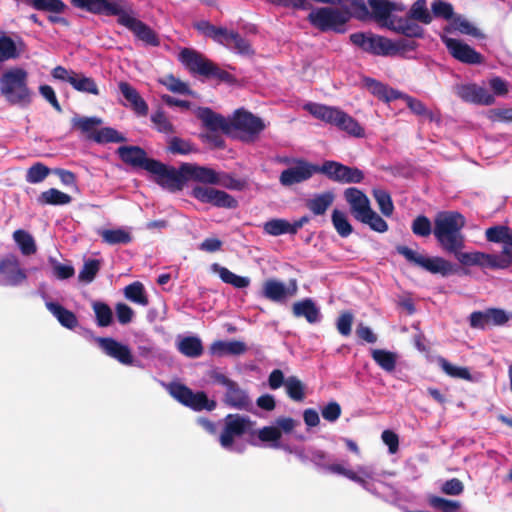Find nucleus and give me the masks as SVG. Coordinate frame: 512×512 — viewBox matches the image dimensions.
Listing matches in <instances>:
<instances>
[{
  "label": "nucleus",
  "mask_w": 512,
  "mask_h": 512,
  "mask_svg": "<svg viewBox=\"0 0 512 512\" xmlns=\"http://www.w3.org/2000/svg\"><path fill=\"white\" fill-rule=\"evenodd\" d=\"M349 19L350 13L347 9L332 6L314 8L308 15L309 22L324 32H343Z\"/></svg>",
  "instance_id": "obj_9"
},
{
  "label": "nucleus",
  "mask_w": 512,
  "mask_h": 512,
  "mask_svg": "<svg viewBox=\"0 0 512 512\" xmlns=\"http://www.w3.org/2000/svg\"><path fill=\"white\" fill-rule=\"evenodd\" d=\"M486 239L493 243L512 244V229L508 226L498 225L490 227L485 232Z\"/></svg>",
  "instance_id": "obj_43"
},
{
  "label": "nucleus",
  "mask_w": 512,
  "mask_h": 512,
  "mask_svg": "<svg viewBox=\"0 0 512 512\" xmlns=\"http://www.w3.org/2000/svg\"><path fill=\"white\" fill-rule=\"evenodd\" d=\"M414 235L426 238L433 233V226L430 219L425 215H418L411 224Z\"/></svg>",
  "instance_id": "obj_56"
},
{
  "label": "nucleus",
  "mask_w": 512,
  "mask_h": 512,
  "mask_svg": "<svg viewBox=\"0 0 512 512\" xmlns=\"http://www.w3.org/2000/svg\"><path fill=\"white\" fill-rule=\"evenodd\" d=\"M194 114L205 128H265L263 120L244 107L236 109L228 118L207 107H197Z\"/></svg>",
  "instance_id": "obj_3"
},
{
  "label": "nucleus",
  "mask_w": 512,
  "mask_h": 512,
  "mask_svg": "<svg viewBox=\"0 0 512 512\" xmlns=\"http://www.w3.org/2000/svg\"><path fill=\"white\" fill-rule=\"evenodd\" d=\"M124 295L133 303L142 306H147L149 304L144 285L139 281H135L127 285L124 289Z\"/></svg>",
  "instance_id": "obj_46"
},
{
  "label": "nucleus",
  "mask_w": 512,
  "mask_h": 512,
  "mask_svg": "<svg viewBox=\"0 0 512 512\" xmlns=\"http://www.w3.org/2000/svg\"><path fill=\"white\" fill-rule=\"evenodd\" d=\"M46 308L57 318L59 323L68 329H74L78 325L76 315L57 302H46Z\"/></svg>",
  "instance_id": "obj_36"
},
{
  "label": "nucleus",
  "mask_w": 512,
  "mask_h": 512,
  "mask_svg": "<svg viewBox=\"0 0 512 512\" xmlns=\"http://www.w3.org/2000/svg\"><path fill=\"white\" fill-rule=\"evenodd\" d=\"M320 170L322 174L335 182L360 183L364 179V173L359 168L346 166L333 160L324 161Z\"/></svg>",
  "instance_id": "obj_16"
},
{
  "label": "nucleus",
  "mask_w": 512,
  "mask_h": 512,
  "mask_svg": "<svg viewBox=\"0 0 512 512\" xmlns=\"http://www.w3.org/2000/svg\"><path fill=\"white\" fill-rule=\"evenodd\" d=\"M92 307L99 327H107L112 323L113 313L106 303L97 301L93 303Z\"/></svg>",
  "instance_id": "obj_54"
},
{
  "label": "nucleus",
  "mask_w": 512,
  "mask_h": 512,
  "mask_svg": "<svg viewBox=\"0 0 512 512\" xmlns=\"http://www.w3.org/2000/svg\"><path fill=\"white\" fill-rule=\"evenodd\" d=\"M373 197L375 198L381 213L386 217H390L394 211V205L390 194L383 189H374Z\"/></svg>",
  "instance_id": "obj_55"
},
{
  "label": "nucleus",
  "mask_w": 512,
  "mask_h": 512,
  "mask_svg": "<svg viewBox=\"0 0 512 512\" xmlns=\"http://www.w3.org/2000/svg\"><path fill=\"white\" fill-rule=\"evenodd\" d=\"M331 220L335 230L341 237L346 238L352 234L353 227L344 212L334 209L331 215Z\"/></svg>",
  "instance_id": "obj_50"
},
{
  "label": "nucleus",
  "mask_w": 512,
  "mask_h": 512,
  "mask_svg": "<svg viewBox=\"0 0 512 512\" xmlns=\"http://www.w3.org/2000/svg\"><path fill=\"white\" fill-rule=\"evenodd\" d=\"M327 471L334 473V474L342 475V476L348 478L349 480L359 484L365 490H367L369 492L372 491L371 485L367 481V479L372 478V472L369 471L366 467L359 466L358 473H357V472H354L353 470L345 468L341 464H329V466H327Z\"/></svg>",
  "instance_id": "obj_25"
},
{
  "label": "nucleus",
  "mask_w": 512,
  "mask_h": 512,
  "mask_svg": "<svg viewBox=\"0 0 512 512\" xmlns=\"http://www.w3.org/2000/svg\"><path fill=\"white\" fill-rule=\"evenodd\" d=\"M292 310L295 317H304L310 324L320 320L319 309L311 299L295 302Z\"/></svg>",
  "instance_id": "obj_37"
},
{
  "label": "nucleus",
  "mask_w": 512,
  "mask_h": 512,
  "mask_svg": "<svg viewBox=\"0 0 512 512\" xmlns=\"http://www.w3.org/2000/svg\"><path fill=\"white\" fill-rule=\"evenodd\" d=\"M191 195L202 203H209L220 208L234 209L238 206L237 200L223 190L212 187L196 186Z\"/></svg>",
  "instance_id": "obj_18"
},
{
  "label": "nucleus",
  "mask_w": 512,
  "mask_h": 512,
  "mask_svg": "<svg viewBox=\"0 0 512 512\" xmlns=\"http://www.w3.org/2000/svg\"><path fill=\"white\" fill-rule=\"evenodd\" d=\"M101 262L98 259H89L84 262L82 269L79 272L78 278L81 282H92L100 270Z\"/></svg>",
  "instance_id": "obj_58"
},
{
  "label": "nucleus",
  "mask_w": 512,
  "mask_h": 512,
  "mask_svg": "<svg viewBox=\"0 0 512 512\" xmlns=\"http://www.w3.org/2000/svg\"><path fill=\"white\" fill-rule=\"evenodd\" d=\"M466 225L465 217L457 211L438 212L433 220V235L440 248L454 255L463 266H478L484 257L483 252H463L465 235L462 230Z\"/></svg>",
  "instance_id": "obj_1"
},
{
  "label": "nucleus",
  "mask_w": 512,
  "mask_h": 512,
  "mask_svg": "<svg viewBox=\"0 0 512 512\" xmlns=\"http://www.w3.org/2000/svg\"><path fill=\"white\" fill-rule=\"evenodd\" d=\"M0 276L2 284L6 286H19L27 280L25 269L21 267L19 258L9 253L0 258Z\"/></svg>",
  "instance_id": "obj_17"
},
{
  "label": "nucleus",
  "mask_w": 512,
  "mask_h": 512,
  "mask_svg": "<svg viewBox=\"0 0 512 512\" xmlns=\"http://www.w3.org/2000/svg\"><path fill=\"white\" fill-rule=\"evenodd\" d=\"M285 389L288 397L296 402L305 399V386L296 376H290L285 381Z\"/></svg>",
  "instance_id": "obj_51"
},
{
  "label": "nucleus",
  "mask_w": 512,
  "mask_h": 512,
  "mask_svg": "<svg viewBox=\"0 0 512 512\" xmlns=\"http://www.w3.org/2000/svg\"><path fill=\"white\" fill-rule=\"evenodd\" d=\"M72 201V197L56 188L43 191L39 196V202L47 205H66Z\"/></svg>",
  "instance_id": "obj_47"
},
{
  "label": "nucleus",
  "mask_w": 512,
  "mask_h": 512,
  "mask_svg": "<svg viewBox=\"0 0 512 512\" xmlns=\"http://www.w3.org/2000/svg\"><path fill=\"white\" fill-rule=\"evenodd\" d=\"M224 427L219 436L220 445L225 449H231L236 437L246 433L254 434V422L247 416L240 414H228L224 419Z\"/></svg>",
  "instance_id": "obj_12"
},
{
  "label": "nucleus",
  "mask_w": 512,
  "mask_h": 512,
  "mask_svg": "<svg viewBox=\"0 0 512 512\" xmlns=\"http://www.w3.org/2000/svg\"><path fill=\"white\" fill-rule=\"evenodd\" d=\"M454 31L478 39L485 38V35L481 32V30H479L476 26H474V24H472L462 15H455L452 21H450L449 24L443 28L442 34L449 36V34Z\"/></svg>",
  "instance_id": "obj_29"
},
{
  "label": "nucleus",
  "mask_w": 512,
  "mask_h": 512,
  "mask_svg": "<svg viewBox=\"0 0 512 512\" xmlns=\"http://www.w3.org/2000/svg\"><path fill=\"white\" fill-rule=\"evenodd\" d=\"M335 200L333 191L316 194L306 201L307 209L315 216L324 215Z\"/></svg>",
  "instance_id": "obj_35"
},
{
  "label": "nucleus",
  "mask_w": 512,
  "mask_h": 512,
  "mask_svg": "<svg viewBox=\"0 0 512 512\" xmlns=\"http://www.w3.org/2000/svg\"><path fill=\"white\" fill-rule=\"evenodd\" d=\"M74 79L71 81V86L83 93H89L93 95H99V89L93 78L84 75L83 73L75 72Z\"/></svg>",
  "instance_id": "obj_48"
},
{
  "label": "nucleus",
  "mask_w": 512,
  "mask_h": 512,
  "mask_svg": "<svg viewBox=\"0 0 512 512\" xmlns=\"http://www.w3.org/2000/svg\"><path fill=\"white\" fill-rule=\"evenodd\" d=\"M224 403L239 410H249L252 404L248 393L235 381L226 389Z\"/></svg>",
  "instance_id": "obj_28"
},
{
  "label": "nucleus",
  "mask_w": 512,
  "mask_h": 512,
  "mask_svg": "<svg viewBox=\"0 0 512 512\" xmlns=\"http://www.w3.org/2000/svg\"><path fill=\"white\" fill-rule=\"evenodd\" d=\"M365 84L374 95L380 99L385 100L386 102L396 100L402 96V92L390 88L387 85H384L383 83L372 78H367L365 80Z\"/></svg>",
  "instance_id": "obj_39"
},
{
  "label": "nucleus",
  "mask_w": 512,
  "mask_h": 512,
  "mask_svg": "<svg viewBox=\"0 0 512 512\" xmlns=\"http://www.w3.org/2000/svg\"><path fill=\"white\" fill-rule=\"evenodd\" d=\"M395 249L396 252L403 256L408 263L431 274H439L443 277H447L457 271L456 267L443 257L425 256L405 245H397Z\"/></svg>",
  "instance_id": "obj_7"
},
{
  "label": "nucleus",
  "mask_w": 512,
  "mask_h": 512,
  "mask_svg": "<svg viewBox=\"0 0 512 512\" xmlns=\"http://www.w3.org/2000/svg\"><path fill=\"white\" fill-rule=\"evenodd\" d=\"M247 351V345L238 340L223 341L217 340L210 346L213 355L222 357L225 355H242Z\"/></svg>",
  "instance_id": "obj_32"
},
{
  "label": "nucleus",
  "mask_w": 512,
  "mask_h": 512,
  "mask_svg": "<svg viewBox=\"0 0 512 512\" xmlns=\"http://www.w3.org/2000/svg\"><path fill=\"white\" fill-rule=\"evenodd\" d=\"M389 29L407 37H421L424 32L423 28L408 16L406 18L396 17L393 23H390Z\"/></svg>",
  "instance_id": "obj_38"
},
{
  "label": "nucleus",
  "mask_w": 512,
  "mask_h": 512,
  "mask_svg": "<svg viewBox=\"0 0 512 512\" xmlns=\"http://www.w3.org/2000/svg\"><path fill=\"white\" fill-rule=\"evenodd\" d=\"M167 150L172 154L187 155L196 152L197 149L189 141L180 137H172L168 142Z\"/></svg>",
  "instance_id": "obj_57"
},
{
  "label": "nucleus",
  "mask_w": 512,
  "mask_h": 512,
  "mask_svg": "<svg viewBox=\"0 0 512 512\" xmlns=\"http://www.w3.org/2000/svg\"><path fill=\"white\" fill-rule=\"evenodd\" d=\"M97 342L103 352L109 357L116 359L123 365L133 364L134 357L127 345L110 337H99Z\"/></svg>",
  "instance_id": "obj_22"
},
{
  "label": "nucleus",
  "mask_w": 512,
  "mask_h": 512,
  "mask_svg": "<svg viewBox=\"0 0 512 512\" xmlns=\"http://www.w3.org/2000/svg\"><path fill=\"white\" fill-rule=\"evenodd\" d=\"M198 29L205 36L212 38L215 42L225 46L234 53L245 56L253 53L250 43L235 31L214 26L209 22L199 23Z\"/></svg>",
  "instance_id": "obj_8"
},
{
  "label": "nucleus",
  "mask_w": 512,
  "mask_h": 512,
  "mask_svg": "<svg viewBox=\"0 0 512 512\" xmlns=\"http://www.w3.org/2000/svg\"><path fill=\"white\" fill-rule=\"evenodd\" d=\"M296 290L295 281H293V289L290 290L284 283L276 279H268L263 284L262 295L270 301L282 302L288 295H294Z\"/></svg>",
  "instance_id": "obj_26"
},
{
  "label": "nucleus",
  "mask_w": 512,
  "mask_h": 512,
  "mask_svg": "<svg viewBox=\"0 0 512 512\" xmlns=\"http://www.w3.org/2000/svg\"><path fill=\"white\" fill-rule=\"evenodd\" d=\"M24 50L21 38H12L5 34L0 36V62L16 59Z\"/></svg>",
  "instance_id": "obj_31"
},
{
  "label": "nucleus",
  "mask_w": 512,
  "mask_h": 512,
  "mask_svg": "<svg viewBox=\"0 0 512 512\" xmlns=\"http://www.w3.org/2000/svg\"><path fill=\"white\" fill-rule=\"evenodd\" d=\"M372 359L384 371L391 373L395 370L398 356L395 352L385 349H373Z\"/></svg>",
  "instance_id": "obj_40"
},
{
  "label": "nucleus",
  "mask_w": 512,
  "mask_h": 512,
  "mask_svg": "<svg viewBox=\"0 0 512 512\" xmlns=\"http://www.w3.org/2000/svg\"><path fill=\"white\" fill-rule=\"evenodd\" d=\"M0 94L11 105L26 107L32 102L28 73L20 67L7 69L0 76Z\"/></svg>",
  "instance_id": "obj_5"
},
{
  "label": "nucleus",
  "mask_w": 512,
  "mask_h": 512,
  "mask_svg": "<svg viewBox=\"0 0 512 512\" xmlns=\"http://www.w3.org/2000/svg\"><path fill=\"white\" fill-rule=\"evenodd\" d=\"M13 239L19 246L23 255L29 256L36 252L37 247L31 234L27 231L18 229L13 233Z\"/></svg>",
  "instance_id": "obj_49"
},
{
  "label": "nucleus",
  "mask_w": 512,
  "mask_h": 512,
  "mask_svg": "<svg viewBox=\"0 0 512 512\" xmlns=\"http://www.w3.org/2000/svg\"><path fill=\"white\" fill-rule=\"evenodd\" d=\"M260 131L261 130H223L227 137L245 143H252L258 140Z\"/></svg>",
  "instance_id": "obj_63"
},
{
  "label": "nucleus",
  "mask_w": 512,
  "mask_h": 512,
  "mask_svg": "<svg viewBox=\"0 0 512 512\" xmlns=\"http://www.w3.org/2000/svg\"><path fill=\"white\" fill-rule=\"evenodd\" d=\"M352 5L356 10L357 17L361 20L371 18L381 26L389 29L396 16L394 12H404L406 6L402 2L391 0H353Z\"/></svg>",
  "instance_id": "obj_6"
},
{
  "label": "nucleus",
  "mask_w": 512,
  "mask_h": 512,
  "mask_svg": "<svg viewBox=\"0 0 512 512\" xmlns=\"http://www.w3.org/2000/svg\"><path fill=\"white\" fill-rule=\"evenodd\" d=\"M119 90L126 100V106H129L139 116L147 115L148 105L134 87L127 82H120Z\"/></svg>",
  "instance_id": "obj_27"
},
{
  "label": "nucleus",
  "mask_w": 512,
  "mask_h": 512,
  "mask_svg": "<svg viewBox=\"0 0 512 512\" xmlns=\"http://www.w3.org/2000/svg\"><path fill=\"white\" fill-rule=\"evenodd\" d=\"M82 137L98 144L119 143L126 141V137L118 130H81Z\"/></svg>",
  "instance_id": "obj_33"
},
{
  "label": "nucleus",
  "mask_w": 512,
  "mask_h": 512,
  "mask_svg": "<svg viewBox=\"0 0 512 512\" xmlns=\"http://www.w3.org/2000/svg\"><path fill=\"white\" fill-rule=\"evenodd\" d=\"M303 108L314 118L337 128H358L355 120L339 107L309 102Z\"/></svg>",
  "instance_id": "obj_11"
},
{
  "label": "nucleus",
  "mask_w": 512,
  "mask_h": 512,
  "mask_svg": "<svg viewBox=\"0 0 512 512\" xmlns=\"http://www.w3.org/2000/svg\"><path fill=\"white\" fill-rule=\"evenodd\" d=\"M438 364L442 368V370L450 377L464 380L472 379L470 371L466 367L455 366L443 357L438 358Z\"/></svg>",
  "instance_id": "obj_52"
},
{
  "label": "nucleus",
  "mask_w": 512,
  "mask_h": 512,
  "mask_svg": "<svg viewBox=\"0 0 512 512\" xmlns=\"http://www.w3.org/2000/svg\"><path fill=\"white\" fill-rule=\"evenodd\" d=\"M480 268L505 269L512 264V244L504 246L501 254H487L483 252Z\"/></svg>",
  "instance_id": "obj_30"
},
{
  "label": "nucleus",
  "mask_w": 512,
  "mask_h": 512,
  "mask_svg": "<svg viewBox=\"0 0 512 512\" xmlns=\"http://www.w3.org/2000/svg\"><path fill=\"white\" fill-rule=\"evenodd\" d=\"M430 504L443 512H456L460 509V503L458 501L449 500L446 498L433 496L430 498Z\"/></svg>",
  "instance_id": "obj_64"
},
{
  "label": "nucleus",
  "mask_w": 512,
  "mask_h": 512,
  "mask_svg": "<svg viewBox=\"0 0 512 512\" xmlns=\"http://www.w3.org/2000/svg\"><path fill=\"white\" fill-rule=\"evenodd\" d=\"M213 269L218 273L224 283L230 284L235 288L242 289L250 285V279L248 277L236 275L226 267L213 264Z\"/></svg>",
  "instance_id": "obj_41"
},
{
  "label": "nucleus",
  "mask_w": 512,
  "mask_h": 512,
  "mask_svg": "<svg viewBox=\"0 0 512 512\" xmlns=\"http://www.w3.org/2000/svg\"><path fill=\"white\" fill-rule=\"evenodd\" d=\"M407 16L425 25L430 24L433 20V16L428 10L426 0H416L410 7Z\"/></svg>",
  "instance_id": "obj_44"
},
{
  "label": "nucleus",
  "mask_w": 512,
  "mask_h": 512,
  "mask_svg": "<svg viewBox=\"0 0 512 512\" xmlns=\"http://www.w3.org/2000/svg\"><path fill=\"white\" fill-rule=\"evenodd\" d=\"M117 154L125 164L147 172L155 161L153 158H148L146 151L140 146H120Z\"/></svg>",
  "instance_id": "obj_21"
},
{
  "label": "nucleus",
  "mask_w": 512,
  "mask_h": 512,
  "mask_svg": "<svg viewBox=\"0 0 512 512\" xmlns=\"http://www.w3.org/2000/svg\"><path fill=\"white\" fill-rule=\"evenodd\" d=\"M399 99L403 100L405 102V104L407 105V107L415 115H417L421 118H424V119H429L430 124L434 123L436 125H440V119H439L438 114L427 109L421 100L414 98L410 95L404 94V93H402V96H400Z\"/></svg>",
  "instance_id": "obj_34"
},
{
  "label": "nucleus",
  "mask_w": 512,
  "mask_h": 512,
  "mask_svg": "<svg viewBox=\"0 0 512 512\" xmlns=\"http://www.w3.org/2000/svg\"><path fill=\"white\" fill-rule=\"evenodd\" d=\"M182 172H184L185 183L189 180H194L205 184L220 183L218 173L209 167L199 166L192 163H183Z\"/></svg>",
  "instance_id": "obj_24"
},
{
  "label": "nucleus",
  "mask_w": 512,
  "mask_h": 512,
  "mask_svg": "<svg viewBox=\"0 0 512 512\" xmlns=\"http://www.w3.org/2000/svg\"><path fill=\"white\" fill-rule=\"evenodd\" d=\"M166 390L176 401L194 411H213L217 403L210 400L204 391L193 392L188 386L178 381L165 385Z\"/></svg>",
  "instance_id": "obj_10"
},
{
  "label": "nucleus",
  "mask_w": 512,
  "mask_h": 512,
  "mask_svg": "<svg viewBox=\"0 0 512 512\" xmlns=\"http://www.w3.org/2000/svg\"><path fill=\"white\" fill-rule=\"evenodd\" d=\"M50 173V169L41 162H37L28 168L26 181L31 184L42 182Z\"/></svg>",
  "instance_id": "obj_60"
},
{
  "label": "nucleus",
  "mask_w": 512,
  "mask_h": 512,
  "mask_svg": "<svg viewBox=\"0 0 512 512\" xmlns=\"http://www.w3.org/2000/svg\"><path fill=\"white\" fill-rule=\"evenodd\" d=\"M102 240L109 245L129 244L132 241L130 232L123 228L105 229L100 232Z\"/></svg>",
  "instance_id": "obj_45"
},
{
  "label": "nucleus",
  "mask_w": 512,
  "mask_h": 512,
  "mask_svg": "<svg viewBox=\"0 0 512 512\" xmlns=\"http://www.w3.org/2000/svg\"><path fill=\"white\" fill-rule=\"evenodd\" d=\"M169 91L173 93H178L182 95H193V92L190 90L187 83L181 81L180 79L174 77L173 75H168L161 79L160 81Z\"/></svg>",
  "instance_id": "obj_59"
},
{
  "label": "nucleus",
  "mask_w": 512,
  "mask_h": 512,
  "mask_svg": "<svg viewBox=\"0 0 512 512\" xmlns=\"http://www.w3.org/2000/svg\"><path fill=\"white\" fill-rule=\"evenodd\" d=\"M321 166L306 161H298L296 166L281 172L279 181L283 186H292L310 179L315 173H321Z\"/></svg>",
  "instance_id": "obj_19"
},
{
  "label": "nucleus",
  "mask_w": 512,
  "mask_h": 512,
  "mask_svg": "<svg viewBox=\"0 0 512 512\" xmlns=\"http://www.w3.org/2000/svg\"><path fill=\"white\" fill-rule=\"evenodd\" d=\"M432 14L436 18L450 20L454 18V8L452 4L444 0H434L431 4Z\"/></svg>",
  "instance_id": "obj_61"
},
{
  "label": "nucleus",
  "mask_w": 512,
  "mask_h": 512,
  "mask_svg": "<svg viewBox=\"0 0 512 512\" xmlns=\"http://www.w3.org/2000/svg\"><path fill=\"white\" fill-rule=\"evenodd\" d=\"M344 198L349 204L352 216L359 221L370 209L369 198L356 187H349L344 191Z\"/></svg>",
  "instance_id": "obj_23"
},
{
  "label": "nucleus",
  "mask_w": 512,
  "mask_h": 512,
  "mask_svg": "<svg viewBox=\"0 0 512 512\" xmlns=\"http://www.w3.org/2000/svg\"><path fill=\"white\" fill-rule=\"evenodd\" d=\"M71 3L76 8L94 14L117 16L118 23L129 29L139 40L147 45H159V39L155 32L137 19L132 12L125 10L121 0H71Z\"/></svg>",
  "instance_id": "obj_2"
},
{
  "label": "nucleus",
  "mask_w": 512,
  "mask_h": 512,
  "mask_svg": "<svg viewBox=\"0 0 512 512\" xmlns=\"http://www.w3.org/2000/svg\"><path fill=\"white\" fill-rule=\"evenodd\" d=\"M351 42L363 51L376 56L404 55L406 52L415 50V43L406 39L391 40L373 33H353L350 35Z\"/></svg>",
  "instance_id": "obj_4"
},
{
  "label": "nucleus",
  "mask_w": 512,
  "mask_h": 512,
  "mask_svg": "<svg viewBox=\"0 0 512 512\" xmlns=\"http://www.w3.org/2000/svg\"><path fill=\"white\" fill-rule=\"evenodd\" d=\"M359 222L368 225L372 230L378 233H384L388 230L387 222L372 208L359 219Z\"/></svg>",
  "instance_id": "obj_53"
},
{
  "label": "nucleus",
  "mask_w": 512,
  "mask_h": 512,
  "mask_svg": "<svg viewBox=\"0 0 512 512\" xmlns=\"http://www.w3.org/2000/svg\"><path fill=\"white\" fill-rule=\"evenodd\" d=\"M148 172L153 175L154 181L159 186L170 192L180 191L185 185V176L184 172H182V164L178 169H176L173 166H168L155 159Z\"/></svg>",
  "instance_id": "obj_13"
},
{
  "label": "nucleus",
  "mask_w": 512,
  "mask_h": 512,
  "mask_svg": "<svg viewBox=\"0 0 512 512\" xmlns=\"http://www.w3.org/2000/svg\"><path fill=\"white\" fill-rule=\"evenodd\" d=\"M456 94L465 102L488 106L495 102V97L487 88L476 83H467L457 86Z\"/></svg>",
  "instance_id": "obj_20"
},
{
  "label": "nucleus",
  "mask_w": 512,
  "mask_h": 512,
  "mask_svg": "<svg viewBox=\"0 0 512 512\" xmlns=\"http://www.w3.org/2000/svg\"><path fill=\"white\" fill-rule=\"evenodd\" d=\"M179 60L193 74L216 76L219 78H224L226 75V72L221 71L203 55L188 48H184L180 52Z\"/></svg>",
  "instance_id": "obj_14"
},
{
  "label": "nucleus",
  "mask_w": 512,
  "mask_h": 512,
  "mask_svg": "<svg viewBox=\"0 0 512 512\" xmlns=\"http://www.w3.org/2000/svg\"><path fill=\"white\" fill-rule=\"evenodd\" d=\"M258 439L262 442H272V447H279L281 430L275 426H265L257 432Z\"/></svg>",
  "instance_id": "obj_62"
},
{
  "label": "nucleus",
  "mask_w": 512,
  "mask_h": 512,
  "mask_svg": "<svg viewBox=\"0 0 512 512\" xmlns=\"http://www.w3.org/2000/svg\"><path fill=\"white\" fill-rule=\"evenodd\" d=\"M440 39L447 48L449 54L457 61L468 65H478L483 63V56L462 40L452 38L446 34H441Z\"/></svg>",
  "instance_id": "obj_15"
},
{
  "label": "nucleus",
  "mask_w": 512,
  "mask_h": 512,
  "mask_svg": "<svg viewBox=\"0 0 512 512\" xmlns=\"http://www.w3.org/2000/svg\"><path fill=\"white\" fill-rule=\"evenodd\" d=\"M179 352L190 358H198L203 354L201 340L195 336H186L177 344Z\"/></svg>",
  "instance_id": "obj_42"
}]
</instances>
